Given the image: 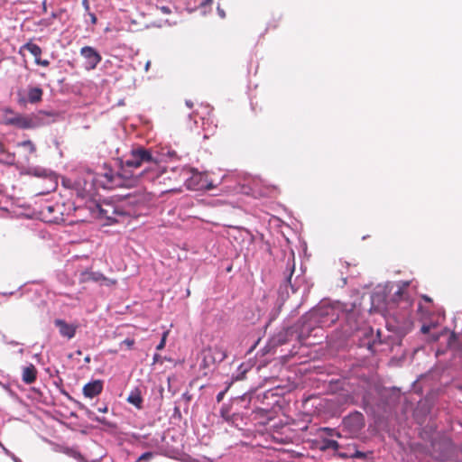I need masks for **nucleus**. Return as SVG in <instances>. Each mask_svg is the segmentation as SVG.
<instances>
[{
  "mask_svg": "<svg viewBox=\"0 0 462 462\" xmlns=\"http://www.w3.org/2000/svg\"><path fill=\"white\" fill-rule=\"evenodd\" d=\"M148 163L156 166L152 152L142 146L134 148L125 159L120 161L119 171L115 172L105 164L102 172L94 174L88 171L86 178H79L75 182L77 194L84 199L92 196L97 187L106 189L134 187L139 181L140 175L146 174V171L135 173L134 170Z\"/></svg>",
  "mask_w": 462,
  "mask_h": 462,
  "instance_id": "nucleus-1",
  "label": "nucleus"
},
{
  "mask_svg": "<svg viewBox=\"0 0 462 462\" xmlns=\"http://www.w3.org/2000/svg\"><path fill=\"white\" fill-rule=\"evenodd\" d=\"M301 325L299 339L305 340L310 335L314 328V325L319 327H330L338 319V314L336 309L331 306H321L312 310Z\"/></svg>",
  "mask_w": 462,
  "mask_h": 462,
  "instance_id": "nucleus-2",
  "label": "nucleus"
},
{
  "mask_svg": "<svg viewBox=\"0 0 462 462\" xmlns=\"http://www.w3.org/2000/svg\"><path fill=\"white\" fill-rule=\"evenodd\" d=\"M156 162V166L151 163L145 164L146 168L143 171H146V174L140 175V177L147 178L149 180H157L160 184L166 185L168 182L180 183L183 180L182 176L188 174L186 169H171L170 171L165 170L163 171H158V161L153 157Z\"/></svg>",
  "mask_w": 462,
  "mask_h": 462,
  "instance_id": "nucleus-3",
  "label": "nucleus"
},
{
  "mask_svg": "<svg viewBox=\"0 0 462 462\" xmlns=\"http://www.w3.org/2000/svg\"><path fill=\"white\" fill-rule=\"evenodd\" d=\"M55 113L39 111L31 115L19 114L15 119L11 120L12 125L20 129L38 128L54 122Z\"/></svg>",
  "mask_w": 462,
  "mask_h": 462,
  "instance_id": "nucleus-4",
  "label": "nucleus"
},
{
  "mask_svg": "<svg viewBox=\"0 0 462 462\" xmlns=\"http://www.w3.org/2000/svg\"><path fill=\"white\" fill-rule=\"evenodd\" d=\"M421 299L428 303V306H424L421 303L418 306V312L420 315L421 321L423 322L420 331L423 334H428L432 328H436L439 323L440 319H444V311L438 310L434 312V306L431 298L427 295H422Z\"/></svg>",
  "mask_w": 462,
  "mask_h": 462,
  "instance_id": "nucleus-5",
  "label": "nucleus"
},
{
  "mask_svg": "<svg viewBox=\"0 0 462 462\" xmlns=\"http://www.w3.org/2000/svg\"><path fill=\"white\" fill-rule=\"evenodd\" d=\"M226 357V350L219 346L208 347L203 350V359L201 365L204 368H209L211 365L221 363Z\"/></svg>",
  "mask_w": 462,
  "mask_h": 462,
  "instance_id": "nucleus-6",
  "label": "nucleus"
},
{
  "mask_svg": "<svg viewBox=\"0 0 462 462\" xmlns=\"http://www.w3.org/2000/svg\"><path fill=\"white\" fill-rule=\"evenodd\" d=\"M191 176L185 180L188 189L192 190H210L215 188V185L208 180V176L205 173L194 170L191 171Z\"/></svg>",
  "mask_w": 462,
  "mask_h": 462,
  "instance_id": "nucleus-7",
  "label": "nucleus"
},
{
  "mask_svg": "<svg viewBox=\"0 0 462 462\" xmlns=\"http://www.w3.org/2000/svg\"><path fill=\"white\" fill-rule=\"evenodd\" d=\"M79 280L80 283H87L89 282H106V285H115L116 283V280H110L99 272H93L89 270L81 272Z\"/></svg>",
  "mask_w": 462,
  "mask_h": 462,
  "instance_id": "nucleus-8",
  "label": "nucleus"
},
{
  "mask_svg": "<svg viewBox=\"0 0 462 462\" xmlns=\"http://www.w3.org/2000/svg\"><path fill=\"white\" fill-rule=\"evenodd\" d=\"M80 54L87 60L88 69H94L102 60L101 55L90 46L82 47Z\"/></svg>",
  "mask_w": 462,
  "mask_h": 462,
  "instance_id": "nucleus-9",
  "label": "nucleus"
},
{
  "mask_svg": "<svg viewBox=\"0 0 462 462\" xmlns=\"http://www.w3.org/2000/svg\"><path fill=\"white\" fill-rule=\"evenodd\" d=\"M388 304L390 308H392V305L399 304H402V308L403 309L409 308L411 303L408 296L407 288L405 286H398Z\"/></svg>",
  "mask_w": 462,
  "mask_h": 462,
  "instance_id": "nucleus-10",
  "label": "nucleus"
},
{
  "mask_svg": "<svg viewBox=\"0 0 462 462\" xmlns=\"http://www.w3.org/2000/svg\"><path fill=\"white\" fill-rule=\"evenodd\" d=\"M344 425L352 431H358L365 426L364 416L361 412H354L346 417Z\"/></svg>",
  "mask_w": 462,
  "mask_h": 462,
  "instance_id": "nucleus-11",
  "label": "nucleus"
},
{
  "mask_svg": "<svg viewBox=\"0 0 462 462\" xmlns=\"http://www.w3.org/2000/svg\"><path fill=\"white\" fill-rule=\"evenodd\" d=\"M54 324L59 328L60 334L69 339L72 338L76 335L78 326L69 324L63 319H55Z\"/></svg>",
  "mask_w": 462,
  "mask_h": 462,
  "instance_id": "nucleus-12",
  "label": "nucleus"
},
{
  "mask_svg": "<svg viewBox=\"0 0 462 462\" xmlns=\"http://www.w3.org/2000/svg\"><path fill=\"white\" fill-rule=\"evenodd\" d=\"M103 383L100 380H96L87 383L83 387V393L88 398H94L101 393Z\"/></svg>",
  "mask_w": 462,
  "mask_h": 462,
  "instance_id": "nucleus-13",
  "label": "nucleus"
},
{
  "mask_svg": "<svg viewBox=\"0 0 462 462\" xmlns=\"http://www.w3.org/2000/svg\"><path fill=\"white\" fill-rule=\"evenodd\" d=\"M36 378L37 369L32 364L23 367L22 374V379L23 383L26 384H31L36 381Z\"/></svg>",
  "mask_w": 462,
  "mask_h": 462,
  "instance_id": "nucleus-14",
  "label": "nucleus"
},
{
  "mask_svg": "<svg viewBox=\"0 0 462 462\" xmlns=\"http://www.w3.org/2000/svg\"><path fill=\"white\" fill-rule=\"evenodd\" d=\"M126 400L129 403L133 404L137 409L143 408V400L141 394V391L138 388H135L133 391H131Z\"/></svg>",
  "mask_w": 462,
  "mask_h": 462,
  "instance_id": "nucleus-15",
  "label": "nucleus"
},
{
  "mask_svg": "<svg viewBox=\"0 0 462 462\" xmlns=\"http://www.w3.org/2000/svg\"><path fill=\"white\" fill-rule=\"evenodd\" d=\"M105 206L106 208H103V207L100 208V214L103 215L108 220L116 221V219L113 216L115 214H119V215L125 214V212L121 211L118 208H114L110 204H106Z\"/></svg>",
  "mask_w": 462,
  "mask_h": 462,
  "instance_id": "nucleus-16",
  "label": "nucleus"
},
{
  "mask_svg": "<svg viewBox=\"0 0 462 462\" xmlns=\"http://www.w3.org/2000/svg\"><path fill=\"white\" fill-rule=\"evenodd\" d=\"M43 91L40 87H30L28 89V101L32 104L38 103L42 98Z\"/></svg>",
  "mask_w": 462,
  "mask_h": 462,
  "instance_id": "nucleus-17",
  "label": "nucleus"
},
{
  "mask_svg": "<svg viewBox=\"0 0 462 462\" xmlns=\"http://www.w3.org/2000/svg\"><path fill=\"white\" fill-rule=\"evenodd\" d=\"M22 49L27 50L32 55H33L35 58V60L41 57L42 52V49L39 45L32 43L31 42L23 45Z\"/></svg>",
  "mask_w": 462,
  "mask_h": 462,
  "instance_id": "nucleus-18",
  "label": "nucleus"
},
{
  "mask_svg": "<svg viewBox=\"0 0 462 462\" xmlns=\"http://www.w3.org/2000/svg\"><path fill=\"white\" fill-rule=\"evenodd\" d=\"M339 448V443L337 440L334 439H324L322 441V446L320 447L321 450L326 449H333V450H338Z\"/></svg>",
  "mask_w": 462,
  "mask_h": 462,
  "instance_id": "nucleus-19",
  "label": "nucleus"
},
{
  "mask_svg": "<svg viewBox=\"0 0 462 462\" xmlns=\"http://www.w3.org/2000/svg\"><path fill=\"white\" fill-rule=\"evenodd\" d=\"M19 114L14 113L12 109L6 108L4 110L3 121L7 125H12L11 120L16 118Z\"/></svg>",
  "mask_w": 462,
  "mask_h": 462,
  "instance_id": "nucleus-20",
  "label": "nucleus"
},
{
  "mask_svg": "<svg viewBox=\"0 0 462 462\" xmlns=\"http://www.w3.org/2000/svg\"><path fill=\"white\" fill-rule=\"evenodd\" d=\"M341 457H351V458H358L364 459L367 457V454L359 450H356L354 453L346 455V454H339Z\"/></svg>",
  "mask_w": 462,
  "mask_h": 462,
  "instance_id": "nucleus-21",
  "label": "nucleus"
},
{
  "mask_svg": "<svg viewBox=\"0 0 462 462\" xmlns=\"http://www.w3.org/2000/svg\"><path fill=\"white\" fill-rule=\"evenodd\" d=\"M21 145L28 148L30 152H32V153L35 152V151H36V147H35L34 143L30 140L23 141L21 143Z\"/></svg>",
  "mask_w": 462,
  "mask_h": 462,
  "instance_id": "nucleus-22",
  "label": "nucleus"
},
{
  "mask_svg": "<svg viewBox=\"0 0 462 462\" xmlns=\"http://www.w3.org/2000/svg\"><path fill=\"white\" fill-rule=\"evenodd\" d=\"M168 335H169V331L163 332L161 342L156 346L157 350H162L164 348Z\"/></svg>",
  "mask_w": 462,
  "mask_h": 462,
  "instance_id": "nucleus-23",
  "label": "nucleus"
},
{
  "mask_svg": "<svg viewBox=\"0 0 462 462\" xmlns=\"http://www.w3.org/2000/svg\"><path fill=\"white\" fill-rule=\"evenodd\" d=\"M457 342V335L454 332L448 334V346L453 347Z\"/></svg>",
  "mask_w": 462,
  "mask_h": 462,
  "instance_id": "nucleus-24",
  "label": "nucleus"
},
{
  "mask_svg": "<svg viewBox=\"0 0 462 462\" xmlns=\"http://www.w3.org/2000/svg\"><path fill=\"white\" fill-rule=\"evenodd\" d=\"M152 457H153V453L152 452H145V453L142 454L138 457L137 462L148 461L151 458H152Z\"/></svg>",
  "mask_w": 462,
  "mask_h": 462,
  "instance_id": "nucleus-25",
  "label": "nucleus"
},
{
  "mask_svg": "<svg viewBox=\"0 0 462 462\" xmlns=\"http://www.w3.org/2000/svg\"><path fill=\"white\" fill-rule=\"evenodd\" d=\"M121 345H125L128 349H132L133 346L134 345V340L126 338L121 343Z\"/></svg>",
  "mask_w": 462,
  "mask_h": 462,
  "instance_id": "nucleus-26",
  "label": "nucleus"
},
{
  "mask_svg": "<svg viewBox=\"0 0 462 462\" xmlns=\"http://www.w3.org/2000/svg\"><path fill=\"white\" fill-rule=\"evenodd\" d=\"M35 63L42 67H48L50 65V61L48 60H42L41 57L35 60Z\"/></svg>",
  "mask_w": 462,
  "mask_h": 462,
  "instance_id": "nucleus-27",
  "label": "nucleus"
},
{
  "mask_svg": "<svg viewBox=\"0 0 462 462\" xmlns=\"http://www.w3.org/2000/svg\"><path fill=\"white\" fill-rule=\"evenodd\" d=\"M217 14L218 15L221 17V18H225L226 17V13L224 11L223 8H221L220 5L217 4Z\"/></svg>",
  "mask_w": 462,
  "mask_h": 462,
  "instance_id": "nucleus-28",
  "label": "nucleus"
},
{
  "mask_svg": "<svg viewBox=\"0 0 462 462\" xmlns=\"http://www.w3.org/2000/svg\"><path fill=\"white\" fill-rule=\"evenodd\" d=\"M160 11L162 13V14H170L171 13V10L169 6H161L159 7Z\"/></svg>",
  "mask_w": 462,
  "mask_h": 462,
  "instance_id": "nucleus-29",
  "label": "nucleus"
},
{
  "mask_svg": "<svg viewBox=\"0 0 462 462\" xmlns=\"http://www.w3.org/2000/svg\"><path fill=\"white\" fill-rule=\"evenodd\" d=\"M214 0H204L201 3V7L206 8L208 6H210L213 4Z\"/></svg>",
  "mask_w": 462,
  "mask_h": 462,
  "instance_id": "nucleus-30",
  "label": "nucleus"
},
{
  "mask_svg": "<svg viewBox=\"0 0 462 462\" xmlns=\"http://www.w3.org/2000/svg\"><path fill=\"white\" fill-rule=\"evenodd\" d=\"M88 16L90 18V21L93 24H96L97 22V16L93 13H88Z\"/></svg>",
  "mask_w": 462,
  "mask_h": 462,
  "instance_id": "nucleus-31",
  "label": "nucleus"
},
{
  "mask_svg": "<svg viewBox=\"0 0 462 462\" xmlns=\"http://www.w3.org/2000/svg\"><path fill=\"white\" fill-rule=\"evenodd\" d=\"M82 5H83V6L85 7V9H86L87 11H88V10H89V4H88V0H83V1H82Z\"/></svg>",
  "mask_w": 462,
  "mask_h": 462,
  "instance_id": "nucleus-32",
  "label": "nucleus"
},
{
  "mask_svg": "<svg viewBox=\"0 0 462 462\" xmlns=\"http://www.w3.org/2000/svg\"><path fill=\"white\" fill-rule=\"evenodd\" d=\"M430 338H431V340H432V341H437V340H439V335L432 334V335L430 336Z\"/></svg>",
  "mask_w": 462,
  "mask_h": 462,
  "instance_id": "nucleus-33",
  "label": "nucleus"
},
{
  "mask_svg": "<svg viewBox=\"0 0 462 462\" xmlns=\"http://www.w3.org/2000/svg\"><path fill=\"white\" fill-rule=\"evenodd\" d=\"M224 393H225V392H221L217 394V402H220L222 400Z\"/></svg>",
  "mask_w": 462,
  "mask_h": 462,
  "instance_id": "nucleus-34",
  "label": "nucleus"
},
{
  "mask_svg": "<svg viewBox=\"0 0 462 462\" xmlns=\"http://www.w3.org/2000/svg\"><path fill=\"white\" fill-rule=\"evenodd\" d=\"M159 358H160V355L159 354H155L153 356V363H156L159 361Z\"/></svg>",
  "mask_w": 462,
  "mask_h": 462,
  "instance_id": "nucleus-35",
  "label": "nucleus"
},
{
  "mask_svg": "<svg viewBox=\"0 0 462 462\" xmlns=\"http://www.w3.org/2000/svg\"><path fill=\"white\" fill-rule=\"evenodd\" d=\"M176 189H177V188H175V187H169L164 191H174Z\"/></svg>",
  "mask_w": 462,
  "mask_h": 462,
  "instance_id": "nucleus-36",
  "label": "nucleus"
},
{
  "mask_svg": "<svg viewBox=\"0 0 462 462\" xmlns=\"http://www.w3.org/2000/svg\"><path fill=\"white\" fill-rule=\"evenodd\" d=\"M150 65H151V61H150V60H148V61L146 62V64H145V70H146V71L148 70V69H149Z\"/></svg>",
  "mask_w": 462,
  "mask_h": 462,
  "instance_id": "nucleus-37",
  "label": "nucleus"
},
{
  "mask_svg": "<svg viewBox=\"0 0 462 462\" xmlns=\"http://www.w3.org/2000/svg\"><path fill=\"white\" fill-rule=\"evenodd\" d=\"M186 105L189 106V107H192L193 104L190 102V101H186Z\"/></svg>",
  "mask_w": 462,
  "mask_h": 462,
  "instance_id": "nucleus-38",
  "label": "nucleus"
},
{
  "mask_svg": "<svg viewBox=\"0 0 462 462\" xmlns=\"http://www.w3.org/2000/svg\"><path fill=\"white\" fill-rule=\"evenodd\" d=\"M291 272H293V270H291ZM291 274H292V273H291V274H290V276H289V278H288V282H291Z\"/></svg>",
  "mask_w": 462,
  "mask_h": 462,
  "instance_id": "nucleus-39",
  "label": "nucleus"
},
{
  "mask_svg": "<svg viewBox=\"0 0 462 462\" xmlns=\"http://www.w3.org/2000/svg\"><path fill=\"white\" fill-rule=\"evenodd\" d=\"M85 361H86V362H89V361H90V357H89V356H87V357L85 358Z\"/></svg>",
  "mask_w": 462,
  "mask_h": 462,
  "instance_id": "nucleus-40",
  "label": "nucleus"
},
{
  "mask_svg": "<svg viewBox=\"0 0 462 462\" xmlns=\"http://www.w3.org/2000/svg\"><path fill=\"white\" fill-rule=\"evenodd\" d=\"M125 197L126 199H130V195H129V194H126Z\"/></svg>",
  "mask_w": 462,
  "mask_h": 462,
  "instance_id": "nucleus-41",
  "label": "nucleus"
},
{
  "mask_svg": "<svg viewBox=\"0 0 462 462\" xmlns=\"http://www.w3.org/2000/svg\"><path fill=\"white\" fill-rule=\"evenodd\" d=\"M102 411H106V408H102Z\"/></svg>",
  "mask_w": 462,
  "mask_h": 462,
  "instance_id": "nucleus-42",
  "label": "nucleus"
},
{
  "mask_svg": "<svg viewBox=\"0 0 462 462\" xmlns=\"http://www.w3.org/2000/svg\"><path fill=\"white\" fill-rule=\"evenodd\" d=\"M102 411H106V408H102Z\"/></svg>",
  "mask_w": 462,
  "mask_h": 462,
  "instance_id": "nucleus-43",
  "label": "nucleus"
},
{
  "mask_svg": "<svg viewBox=\"0 0 462 462\" xmlns=\"http://www.w3.org/2000/svg\"><path fill=\"white\" fill-rule=\"evenodd\" d=\"M51 16H52L53 18H55V17H56V14L53 13V14H51Z\"/></svg>",
  "mask_w": 462,
  "mask_h": 462,
  "instance_id": "nucleus-44",
  "label": "nucleus"
}]
</instances>
